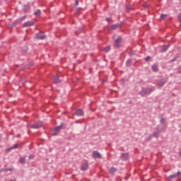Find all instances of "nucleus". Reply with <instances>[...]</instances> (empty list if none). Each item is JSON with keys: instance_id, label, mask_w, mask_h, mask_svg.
Masks as SVG:
<instances>
[{"instance_id": "10", "label": "nucleus", "mask_w": 181, "mask_h": 181, "mask_svg": "<svg viewBox=\"0 0 181 181\" xmlns=\"http://www.w3.org/2000/svg\"><path fill=\"white\" fill-rule=\"evenodd\" d=\"M75 115H77V117H83L84 115V111L83 109H78L75 112Z\"/></svg>"}, {"instance_id": "9", "label": "nucleus", "mask_w": 181, "mask_h": 181, "mask_svg": "<svg viewBox=\"0 0 181 181\" xmlns=\"http://www.w3.org/2000/svg\"><path fill=\"white\" fill-rule=\"evenodd\" d=\"M122 37H118V38L115 40V47H121V40H122Z\"/></svg>"}, {"instance_id": "31", "label": "nucleus", "mask_w": 181, "mask_h": 181, "mask_svg": "<svg viewBox=\"0 0 181 181\" xmlns=\"http://www.w3.org/2000/svg\"><path fill=\"white\" fill-rule=\"evenodd\" d=\"M166 16H168L167 14H161L160 15V19H165V18H166Z\"/></svg>"}, {"instance_id": "14", "label": "nucleus", "mask_w": 181, "mask_h": 181, "mask_svg": "<svg viewBox=\"0 0 181 181\" xmlns=\"http://www.w3.org/2000/svg\"><path fill=\"white\" fill-rule=\"evenodd\" d=\"M121 158L123 160H127L128 158H129V153H123L121 155Z\"/></svg>"}, {"instance_id": "40", "label": "nucleus", "mask_w": 181, "mask_h": 181, "mask_svg": "<svg viewBox=\"0 0 181 181\" xmlns=\"http://www.w3.org/2000/svg\"><path fill=\"white\" fill-rule=\"evenodd\" d=\"M179 156H181V151L178 153Z\"/></svg>"}, {"instance_id": "12", "label": "nucleus", "mask_w": 181, "mask_h": 181, "mask_svg": "<svg viewBox=\"0 0 181 181\" xmlns=\"http://www.w3.org/2000/svg\"><path fill=\"white\" fill-rule=\"evenodd\" d=\"M93 158H96L98 159H101L102 156H101V153H100V152L95 151H93Z\"/></svg>"}, {"instance_id": "21", "label": "nucleus", "mask_w": 181, "mask_h": 181, "mask_svg": "<svg viewBox=\"0 0 181 181\" xmlns=\"http://www.w3.org/2000/svg\"><path fill=\"white\" fill-rule=\"evenodd\" d=\"M42 13V11H40V9H37L36 11L34 12V15L35 16H40Z\"/></svg>"}, {"instance_id": "13", "label": "nucleus", "mask_w": 181, "mask_h": 181, "mask_svg": "<svg viewBox=\"0 0 181 181\" xmlns=\"http://www.w3.org/2000/svg\"><path fill=\"white\" fill-rule=\"evenodd\" d=\"M33 25H35V22L33 21H26L24 24H23V27L24 28H28L29 26H33Z\"/></svg>"}, {"instance_id": "25", "label": "nucleus", "mask_w": 181, "mask_h": 181, "mask_svg": "<svg viewBox=\"0 0 181 181\" xmlns=\"http://www.w3.org/2000/svg\"><path fill=\"white\" fill-rule=\"evenodd\" d=\"M132 64V59H128L126 62V66L127 67H129V66H131V64Z\"/></svg>"}, {"instance_id": "11", "label": "nucleus", "mask_w": 181, "mask_h": 181, "mask_svg": "<svg viewBox=\"0 0 181 181\" xmlns=\"http://www.w3.org/2000/svg\"><path fill=\"white\" fill-rule=\"evenodd\" d=\"M180 171H178L177 173L170 175L168 177V180H172V179H176L177 176H180Z\"/></svg>"}, {"instance_id": "27", "label": "nucleus", "mask_w": 181, "mask_h": 181, "mask_svg": "<svg viewBox=\"0 0 181 181\" xmlns=\"http://www.w3.org/2000/svg\"><path fill=\"white\" fill-rule=\"evenodd\" d=\"M153 137L154 138H158V135H159V132H153V134H151Z\"/></svg>"}, {"instance_id": "1", "label": "nucleus", "mask_w": 181, "mask_h": 181, "mask_svg": "<svg viewBox=\"0 0 181 181\" xmlns=\"http://www.w3.org/2000/svg\"><path fill=\"white\" fill-rule=\"evenodd\" d=\"M156 90L155 86H151L150 88H142L141 90L139 92L140 95H149L151 93H153Z\"/></svg>"}, {"instance_id": "4", "label": "nucleus", "mask_w": 181, "mask_h": 181, "mask_svg": "<svg viewBox=\"0 0 181 181\" xmlns=\"http://www.w3.org/2000/svg\"><path fill=\"white\" fill-rule=\"evenodd\" d=\"M122 26V23L113 24L109 27V30H115V29H118V28H121Z\"/></svg>"}, {"instance_id": "41", "label": "nucleus", "mask_w": 181, "mask_h": 181, "mask_svg": "<svg viewBox=\"0 0 181 181\" xmlns=\"http://www.w3.org/2000/svg\"><path fill=\"white\" fill-rule=\"evenodd\" d=\"M126 180H128V177H126Z\"/></svg>"}, {"instance_id": "38", "label": "nucleus", "mask_w": 181, "mask_h": 181, "mask_svg": "<svg viewBox=\"0 0 181 181\" xmlns=\"http://www.w3.org/2000/svg\"><path fill=\"white\" fill-rule=\"evenodd\" d=\"M75 122L76 124H81V122H80L79 120H76Z\"/></svg>"}, {"instance_id": "15", "label": "nucleus", "mask_w": 181, "mask_h": 181, "mask_svg": "<svg viewBox=\"0 0 181 181\" xmlns=\"http://www.w3.org/2000/svg\"><path fill=\"white\" fill-rule=\"evenodd\" d=\"M87 169H88V162L86 161L81 166V170H87Z\"/></svg>"}, {"instance_id": "16", "label": "nucleus", "mask_w": 181, "mask_h": 181, "mask_svg": "<svg viewBox=\"0 0 181 181\" xmlns=\"http://www.w3.org/2000/svg\"><path fill=\"white\" fill-rule=\"evenodd\" d=\"M169 47H170V45H163L162 47H161V51H160V52L161 53H163V52H166L167 50H168V49H169Z\"/></svg>"}, {"instance_id": "2", "label": "nucleus", "mask_w": 181, "mask_h": 181, "mask_svg": "<svg viewBox=\"0 0 181 181\" xmlns=\"http://www.w3.org/2000/svg\"><path fill=\"white\" fill-rule=\"evenodd\" d=\"M64 128H66V124H64V123H61V124L58 127H56L53 131H52V136H57V135H59V132H60V131H62V129H64Z\"/></svg>"}, {"instance_id": "17", "label": "nucleus", "mask_w": 181, "mask_h": 181, "mask_svg": "<svg viewBox=\"0 0 181 181\" xmlns=\"http://www.w3.org/2000/svg\"><path fill=\"white\" fill-rule=\"evenodd\" d=\"M156 132H158V134H160L162 131H163V127L160 124H158L156 128H155Z\"/></svg>"}, {"instance_id": "24", "label": "nucleus", "mask_w": 181, "mask_h": 181, "mask_svg": "<svg viewBox=\"0 0 181 181\" xmlns=\"http://www.w3.org/2000/svg\"><path fill=\"white\" fill-rule=\"evenodd\" d=\"M28 45H24L22 47V52H23V53L28 52Z\"/></svg>"}, {"instance_id": "19", "label": "nucleus", "mask_w": 181, "mask_h": 181, "mask_svg": "<svg viewBox=\"0 0 181 181\" xmlns=\"http://www.w3.org/2000/svg\"><path fill=\"white\" fill-rule=\"evenodd\" d=\"M16 148H18V144H14L13 146L10 147V148H8L6 149V151L9 152V151H12V149H16Z\"/></svg>"}, {"instance_id": "30", "label": "nucleus", "mask_w": 181, "mask_h": 181, "mask_svg": "<svg viewBox=\"0 0 181 181\" xmlns=\"http://www.w3.org/2000/svg\"><path fill=\"white\" fill-rule=\"evenodd\" d=\"M152 59V57H151V56H148L147 57L144 58L145 62H149V60H151Z\"/></svg>"}, {"instance_id": "18", "label": "nucleus", "mask_w": 181, "mask_h": 181, "mask_svg": "<svg viewBox=\"0 0 181 181\" xmlns=\"http://www.w3.org/2000/svg\"><path fill=\"white\" fill-rule=\"evenodd\" d=\"M152 70L153 71H154L155 73H158V71H159V69L158 68V64H154L152 66Z\"/></svg>"}, {"instance_id": "37", "label": "nucleus", "mask_w": 181, "mask_h": 181, "mask_svg": "<svg viewBox=\"0 0 181 181\" xmlns=\"http://www.w3.org/2000/svg\"><path fill=\"white\" fill-rule=\"evenodd\" d=\"M112 19V18H106V21H107V22H111Z\"/></svg>"}, {"instance_id": "36", "label": "nucleus", "mask_w": 181, "mask_h": 181, "mask_svg": "<svg viewBox=\"0 0 181 181\" xmlns=\"http://www.w3.org/2000/svg\"><path fill=\"white\" fill-rule=\"evenodd\" d=\"M25 19H26V16L21 17L20 21H25Z\"/></svg>"}, {"instance_id": "35", "label": "nucleus", "mask_w": 181, "mask_h": 181, "mask_svg": "<svg viewBox=\"0 0 181 181\" xmlns=\"http://www.w3.org/2000/svg\"><path fill=\"white\" fill-rule=\"evenodd\" d=\"M78 2H79L78 0L75 1V4H74L75 6H77L78 5Z\"/></svg>"}, {"instance_id": "7", "label": "nucleus", "mask_w": 181, "mask_h": 181, "mask_svg": "<svg viewBox=\"0 0 181 181\" xmlns=\"http://www.w3.org/2000/svg\"><path fill=\"white\" fill-rule=\"evenodd\" d=\"M165 83H166V79H165V78H163L158 81L157 86L158 87H163V86H165Z\"/></svg>"}, {"instance_id": "22", "label": "nucleus", "mask_w": 181, "mask_h": 181, "mask_svg": "<svg viewBox=\"0 0 181 181\" xmlns=\"http://www.w3.org/2000/svg\"><path fill=\"white\" fill-rule=\"evenodd\" d=\"M110 50H111V46H110V45L105 47L103 49V52H105V53H108V52H110Z\"/></svg>"}, {"instance_id": "32", "label": "nucleus", "mask_w": 181, "mask_h": 181, "mask_svg": "<svg viewBox=\"0 0 181 181\" xmlns=\"http://www.w3.org/2000/svg\"><path fill=\"white\" fill-rule=\"evenodd\" d=\"M3 170H4V172H8V170H10V171L11 172L12 168H6V169H3Z\"/></svg>"}, {"instance_id": "33", "label": "nucleus", "mask_w": 181, "mask_h": 181, "mask_svg": "<svg viewBox=\"0 0 181 181\" xmlns=\"http://www.w3.org/2000/svg\"><path fill=\"white\" fill-rule=\"evenodd\" d=\"M177 73H178L179 74H181V65L178 67Z\"/></svg>"}, {"instance_id": "3", "label": "nucleus", "mask_w": 181, "mask_h": 181, "mask_svg": "<svg viewBox=\"0 0 181 181\" xmlns=\"http://www.w3.org/2000/svg\"><path fill=\"white\" fill-rule=\"evenodd\" d=\"M42 127H43V122H37L31 124L30 128H33V129H39V128H42Z\"/></svg>"}, {"instance_id": "26", "label": "nucleus", "mask_w": 181, "mask_h": 181, "mask_svg": "<svg viewBox=\"0 0 181 181\" xmlns=\"http://www.w3.org/2000/svg\"><path fill=\"white\" fill-rule=\"evenodd\" d=\"M153 138V136L150 135L148 137L146 138L145 141L146 142H151Z\"/></svg>"}, {"instance_id": "34", "label": "nucleus", "mask_w": 181, "mask_h": 181, "mask_svg": "<svg viewBox=\"0 0 181 181\" xmlns=\"http://www.w3.org/2000/svg\"><path fill=\"white\" fill-rule=\"evenodd\" d=\"M34 158H35V156H33V155H30L28 156V159H33Z\"/></svg>"}, {"instance_id": "6", "label": "nucleus", "mask_w": 181, "mask_h": 181, "mask_svg": "<svg viewBox=\"0 0 181 181\" xmlns=\"http://www.w3.org/2000/svg\"><path fill=\"white\" fill-rule=\"evenodd\" d=\"M36 38L38 39V40H45L46 35H43L42 32H40L36 34Z\"/></svg>"}, {"instance_id": "39", "label": "nucleus", "mask_w": 181, "mask_h": 181, "mask_svg": "<svg viewBox=\"0 0 181 181\" xmlns=\"http://www.w3.org/2000/svg\"><path fill=\"white\" fill-rule=\"evenodd\" d=\"M76 11H77V12H79V11H81V8H78L76 9Z\"/></svg>"}, {"instance_id": "29", "label": "nucleus", "mask_w": 181, "mask_h": 181, "mask_svg": "<svg viewBox=\"0 0 181 181\" xmlns=\"http://www.w3.org/2000/svg\"><path fill=\"white\" fill-rule=\"evenodd\" d=\"M160 124H165V122H166V119H165V118H161V119H160Z\"/></svg>"}, {"instance_id": "5", "label": "nucleus", "mask_w": 181, "mask_h": 181, "mask_svg": "<svg viewBox=\"0 0 181 181\" xmlns=\"http://www.w3.org/2000/svg\"><path fill=\"white\" fill-rule=\"evenodd\" d=\"M23 11L24 13H29V11H30V4L29 3H28L27 4H24Z\"/></svg>"}, {"instance_id": "8", "label": "nucleus", "mask_w": 181, "mask_h": 181, "mask_svg": "<svg viewBox=\"0 0 181 181\" xmlns=\"http://www.w3.org/2000/svg\"><path fill=\"white\" fill-rule=\"evenodd\" d=\"M54 84H60V83H62V79H60V76H59V74L54 76Z\"/></svg>"}, {"instance_id": "28", "label": "nucleus", "mask_w": 181, "mask_h": 181, "mask_svg": "<svg viewBox=\"0 0 181 181\" xmlns=\"http://www.w3.org/2000/svg\"><path fill=\"white\" fill-rule=\"evenodd\" d=\"M179 57H175L173 59H171L170 61V63H175V62H176V60H177V58H178Z\"/></svg>"}, {"instance_id": "20", "label": "nucleus", "mask_w": 181, "mask_h": 181, "mask_svg": "<svg viewBox=\"0 0 181 181\" xmlns=\"http://www.w3.org/2000/svg\"><path fill=\"white\" fill-rule=\"evenodd\" d=\"M20 163H22V165H25L26 163V158L25 157H22L19 160Z\"/></svg>"}, {"instance_id": "23", "label": "nucleus", "mask_w": 181, "mask_h": 181, "mask_svg": "<svg viewBox=\"0 0 181 181\" xmlns=\"http://www.w3.org/2000/svg\"><path fill=\"white\" fill-rule=\"evenodd\" d=\"M115 172H117V169L114 167H112L110 169V173H111V175H114V173H115Z\"/></svg>"}]
</instances>
